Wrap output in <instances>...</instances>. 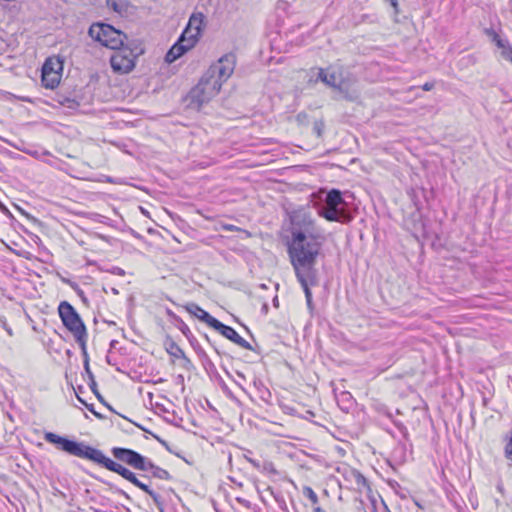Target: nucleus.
<instances>
[{"label":"nucleus","mask_w":512,"mask_h":512,"mask_svg":"<svg viewBox=\"0 0 512 512\" xmlns=\"http://www.w3.org/2000/svg\"><path fill=\"white\" fill-rule=\"evenodd\" d=\"M504 456L508 461V465L512 467V428L509 436L506 438L504 446Z\"/></svg>","instance_id":"nucleus-22"},{"label":"nucleus","mask_w":512,"mask_h":512,"mask_svg":"<svg viewBox=\"0 0 512 512\" xmlns=\"http://www.w3.org/2000/svg\"><path fill=\"white\" fill-rule=\"evenodd\" d=\"M111 453L117 460L126 463L136 470L145 469L147 458L132 449L114 447Z\"/></svg>","instance_id":"nucleus-10"},{"label":"nucleus","mask_w":512,"mask_h":512,"mask_svg":"<svg viewBox=\"0 0 512 512\" xmlns=\"http://www.w3.org/2000/svg\"><path fill=\"white\" fill-rule=\"evenodd\" d=\"M164 345H165V349H166L167 353L170 356L183 360L184 367H188L191 364L190 359L185 355L184 351L172 339H170V338L167 339L165 341Z\"/></svg>","instance_id":"nucleus-15"},{"label":"nucleus","mask_w":512,"mask_h":512,"mask_svg":"<svg viewBox=\"0 0 512 512\" xmlns=\"http://www.w3.org/2000/svg\"><path fill=\"white\" fill-rule=\"evenodd\" d=\"M351 475H352L356 485L358 486V488L367 486V480L361 473H359L356 470H352Z\"/></svg>","instance_id":"nucleus-26"},{"label":"nucleus","mask_w":512,"mask_h":512,"mask_svg":"<svg viewBox=\"0 0 512 512\" xmlns=\"http://www.w3.org/2000/svg\"><path fill=\"white\" fill-rule=\"evenodd\" d=\"M63 70V61L59 57L47 58L42 66V74L59 73Z\"/></svg>","instance_id":"nucleus-18"},{"label":"nucleus","mask_w":512,"mask_h":512,"mask_svg":"<svg viewBox=\"0 0 512 512\" xmlns=\"http://www.w3.org/2000/svg\"><path fill=\"white\" fill-rule=\"evenodd\" d=\"M85 359H84V371L86 373V375L88 376V379L95 385V378H94V375L90 369V366H89V358H88V354L86 353L83 354Z\"/></svg>","instance_id":"nucleus-27"},{"label":"nucleus","mask_w":512,"mask_h":512,"mask_svg":"<svg viewBox=\"0 0 512 512\" xmlns=\"http://www.w3.org/2000/svg\"><path fill=\"white\" fill-rule=\"evenodd\" d=\"M315 507L313 508V512H326L325 510H323L321 507L317 506V505H314Z\"/></svg>","instance_id":"nucleus-38"},{"label":"nucleus","mask_w":512,"mask_h":512,"mask_svg":"<svg viewBox=\"0 0 512 512\" xmlns=\"http://www.w3.org/2000/svg\"><path fill=\"white\" fill-rule=\"evenodd\" d=\"M385 2H388L395 10V12H398V1L397 0H384Z\"/></svg>","instance_id":"nucleus-36"},{"label":"nucleus","mask_w":512,"mask_h":512,"mask_svg":"<svg viewBox=\"0 0 512 512\" xmlns=\"http://www.w3.org/2000/svg\"><path fill=\"white\" fill-rule=\"evenodd\" d=\"M236 64L235 55L228 53L223 55L213 63L208 70L204 73L210 80L219 83V88L231 77L234 72Z\"/></svg>","instance_id":"nucleus-8"},{"label":"nucleus","mask_w":512,"mask_h":512,"mask_svg":"<svg viewBox=\"0 0 512 512\" xmlns=\"http://www.w3.org/2000/svg\"><path fill=\"white\" fill-rule=\"evenodd\" d=\"M44 439L48 443L54 444L57 449L66 452L69 455L90 460L98 465L103 466L109 471L119 474L124 479L128 480L133 485L147 493L152 498L153 502L156 504L159 510L163 512L161 496L150 489L148 485L141 482L136 477L135 473L107 457L101 450L86 445L83 442H77L66 437L59 436L53 432H46Z\"/></svg>","instance_id":"nucleus-2"},{"label":"nucleus","mask_w":512,"mask_h":512,"mask_svg":"<svg viewBox=\"0 0 512 512\" xmlns=\"http://www.w3.org/2000/svg\"><path fill=\"white\" fill-rule=\"evenodd\" d=\"M296 277L303 288L307 306L313 308L311 288L318 286L319 270L316 268V258H291Z\"/></svg>","instance_id":"nucleus-4"},{"label":"nucleus","mask_w":512,"mask_h":512,"mask_svg":"<svg viewBox=\"0 0 512 512\" xmlns=\"http://www.w3.org/2000/svg\"><path fill=\"white\" fill-rule=\"evenodd\" d=\"M141 471H150L152 477L157 478V479H161V480H170L171 479V475L167 470L155 465L148 458L145 462V469H142Z\"/></svg>","instance_id":"nucleus-17"},{"label":"nucleus","mask_w":512,"mask_h":512,"mask_svg":"<svg viewBox=\"0 0 512 512\" xmlns=\"http://www.w3.org/2000/svg\"><path fill=\"white\" fill-rule=\"evenodd\" d=\"M486 34L492 38V41L501 50L502 58L512 63V47L509 42L502 39L493 29H487Z\"/></svg>","instance_id":"nucleus-13"},{"label":"nucleus","mask_w":512,"mask_h":512,"mask_svg":"<svg viewBox=\"0 0 512 512\" xmlns=\"http://www.w3.org/2000/svg\"><path fill=\"white\" fill-rule=\"evenodd\" d=\"M110 292H112L114 295H118L119 294L118 289H116L114 287L110 289Z\"/></svg>","instance_id":"nucleus-40"},{"label":"nucleus","mask_w":512,"mask_h":512,"mask_svg":"<svg viewBox=\"0 0 512 512\" xmlns=\"http://www.w3.org/2000/svg\"><path fill=\"white\" fill-rule=\"evenodd\" d=\"M3 327H4V328H5V330L8 332V334H9V335H12V330H11V328H8V327L6 326V324H5V323H4Z\"/></svg>","instance_id":"nucleus-41"},{"label":"nucleus","mask_w":512,"mask_h":512,"mask_svg":"<svg viewBox=\"0 0 512 512\" xmlns=\"http://www.w3.org/2000/svg\"><path fill=\"white\" fill-rule=\"evenodd\" d=\"M220 90L219 83L203 75L198 84L188 93L187 101L189 107L200 110L201 107L214 98Z\"/></svg>","instance_id":"nucleus-6"},{"label":"nucleus","mask_w":512,"mask_h":512,"mask_svg":"<svg viewBox=\"0 0 512 512\" xmlns=\"http://www.w3.org/2000/svg\"><path fill=\"white\" fill-rule=\"evenodd\" d=\"M249 266L251 267V268H250V272H251L252 274H254V271H253L254 265H253L252 263H249Z\"/></svg>","instance_id":"nucleus-43"},{"label":"nucleus","mask_w":512,"mask_h":512,"mask_svg":"<svg viewBox=\"0 0 512 512\" xmlns=\"http://www.w3.org/2000/svg\"><path fill=\"white\" fill-rule=\"evenodd\" d=\"M367 512H379L378 508H377V502L375 499L371 500V507L369 508V510Z\"/></svg>","instance_id":"nucleus-33"},{"label":"nucleus","mask_w":512,"mask_h":512,"mask_svg":"<svg viewBox=\"0 0 512 512\" xmlns=\"http://www.w3.org/2000/svg\"><path fill=\"white\" fill-rule=\"evenodd\" d=\"M64 282L68 283L70 287L74 289L83 300H85L84 292L79 288V286L75 282H72L70 280H64Z\"/></svg>","instance_id":"nucleus-29"},{"label":"nucleus","mask_w":512,"mask_h":512,"mask_svg":"<svg viewBox=\"0 0 512 512\" xmlns=\"http://www.w3.org/2000/svg\"><path fill=\"white\" fill-rule=\"evenodd\" d=\"M87 264L88 265H97V263L95 261H88Z\"/></svg>","instance_id":"nucleus-44"},{"label":"nucleus","mask_w":512,"mask_h":512,"mask_svg":"<svg viewBox=\"0 0 512 512\" xmlns=\"http://www.w3.org/2000/svg\"><path fill=\"white\" fill-rule=\"evenodd\" d=\"M433 88H434V83H433V82H426V83H424V84H423V86H422V89H423L424 91H430V90H432Z\"/></svg>","instance_id":"nucleus-34"},{"label":"nucleus","mask_w":512,"mask_h":512,"mask_svg":"<svg viewBox=\"0 0 512 512\" xmlns=\"http://www.w3.org/2000/svg\"><path fill=\"white\" fill-rule=\"evenodd\" d=\"M318 215L328 222L341 224H348L353 219L342 192L335 188L326 193L323 203L318 207Z\"/></svg>","instance_id":"nucleus-3"},{"label":"nucleus","mask_w":512,"mask_h":512,"mask_svg":"<svg viewBox=\"0 0 512 512\" xmlns=\"http://www.w3.org/2000/svg\"><path fill=\"white\" fill-rule=\"evenodd\" d=\"M261 288L265 289V288H266V285H265V284H262V285H261Z\"/></svg>","instance_id":"nucleus-48"},{"label":"nucleus","mask_w":512,"mask_h":512,"mask_svg":"<svg viewBox=\"0 0 512 512\" xmlns=\"http://www.w3.org/2000/svg\"><path fill=\"white\" fill-rule=\"evenodd\" d=\"M341 397L343 401L349 404V406L346 407L348 409L352 405V395L349 392H343Z\"/></svg>","instance_id":"nucleus-31"},{"label":"nucleus","mask_w":512,"mask_h":512,"mask_svg":"<svg viewBox=\"0 0 512 512\" xmlns=\"http://www.w3.org/2000/svg\"><path fill=\"white\" fill-rule=\"evenodd\" d=\"M61 75L59 73H48L41 75V81L44 87L54 89L60 83Z\"/></svg>","instance_id":"nucleus-21"},{"label":"nucleus","mask_w":512,"mask_h":512,"mask_svg":"<svg viewBox=\"0 0 512 512\" xmlns=\"http://www.w3.org/2000/svg\"><path fill=\"white\" fill-rule=\"evenodd\" d=\"M107 5H108V7L112 8L116 12L121 11L120 6L117 3V0H107Z\"/></svg>","instance_id":"nucleus-30"},{"label":"nucleus","mask_w":512,"mask_h":512,"mask_svg":"<svg viewBox=\"0 0 512 512\" xmlns=\"http://www.w3.org/2000/svg\"><path fill=\"white\" fill-rule=\"evenodd\" d=\"M186 310L199 320L205 322L207 325L213 328L215 323L218 321L216 318L211 316L207 311L202 309L200 306H198L195 303H189L186 305Z\"/></svg>","instance_id":"nucleus-14"},{"label":"nucleus","mask_w":512,"mask_h":512,"mask_svg":"<svg viewBox=\"0 0 512 512\" xmlns=\"http://www.w3.org/2000/svg\"><path fill=\"white\" fill-rule=\"evenodd\" d=\"M283 231L289 256H318L326 240L324 230L308 206L287 211Z\"/></svg>","instance_id":"nucleus-1"},{"label":"nucleus","mask_w":512,"mask_h":512,"mask_svg":"<svg viewBox=\"0 0 512 512\" xmlns=\"http://www.w3.org/2000/svg\"><path fill=\"white\" fill-rule=\"evenodd\" d=\"M303 495L311 501L312 505L318 504V496L311 487L304 486Z\"/></svg>","instance_id":"nucleus-25"},{"label":"nucleus","mask_w":512,"mask_h":512,"mask_svg":"<svg viewBox=\"0 0 512 512\" xmlns=\"http://www.w3.org/2000/svg\"><path fill=\"white\" fill-rule=\"evenodd\" d=\"M199 37L200 35L198 33H195L193 30L185 27L179 39L187 44L188 47L193 48L197 44Z\"/></svg>","instance_id":"nucleus-20"},{"label":"nucleus","mask_w":512,"mask_h":512,"mask_svg":"<svg viewBox=\"0 0 512 512\" xmlns=\"http://www.w3.org/2000/svg\"><path fill=\"white\" fill-rule=\"evenodd\" d=\"M318 78L326 85L343 92L341 74L334 68L319 69Z\"/></svg>","instance_id":"nucleus-12"},{"label":"nucleus","mask_w":512,"mask_h":512,"mask_svg":"<svg viewBox=\"0 0 512 512\" xmlns=\"http://www.w3.org/2000/svg\"><path fill=\"white\" fill-rule=\"evenodd\" d=\"M88 384H89L90 388L92 389V391L95 392V394L97 395L98 399L102 400L101 395L96 390L97 384L95 383V385H94L90 380H89Z\"/></svg>","instance_id":"nucleus-35"},{"label":"nucleus","mask_w":512,"mask_h":512,"mask_svg":"<svg viewBox=\"0 0 512 512\" xmlns=\"http://www.w3.org/2000/svg\"><path fill=\"white\" fill-rule=\"evenodd\" d=\"M97 268L100 271L108 272V273H111L113 275H118V276H124L125 275V271L122 268L117 267V266L97 265Z\"/></svg>","instance_id":"nucleus-24"},{"label":"nucleus","mask_w":512,"mask_h":512,"mask_svg":"<svg viewBox=\"0 0 512 512\" xmlns=\"http://www.w3.org/2000/svg\"><path fill=\"white\" fill-rule=\"evenodd\" d=\"M19 209V211L25 215L27 218H30V215L28 213H26L24 210H22L21 208L17 207Z\"/></svg>","instance_id":"nucleus-42"},{"label":"nucleus","mask_w":512,"mask_h":512,"mask_svg":"<svg viewBox=\"0 0 512 512\" xmlns=\"http://www.w3.org/2000/svg\"><path fill=\"white\" fill-rule=\"evenodd\" d=\"M58 313L63 325L73 334L82 353L86 355L87 330L75 308L67 301L58 306Z\"/></svg>","instance_id":"nucleus-5"},{"label":"nucleus","mask_w":512,"mask_h":512,"mask_svg":"<svg viewBox=\"0 0 512 512\" xmlns=\"http://www.w3.org/2000/svg\"><path fill=\"white\" fill-rule=\"evenodd\" d=\"M86 406H87V408H88L92 413H94L96 416L100 417V415L94 411V409H93V405H87V404H86Z\"/></svg>","instance_id":"nucleus-39"},{"label":"nucleus","mask_w":512,"mask_h":512,"mask_svg":"<svg viewBox=\"0 0 512 512\" xmlns=\"http://www.w3.org/2000/svg\"><path fill=\"white\" fill-rule=\"evenodd\" d=\"M252 452L250 450H247L246 453H244L243 457L244 459L250 463L255 469H260V462L250 456Z\"/></svg>","instance_id":"nucleus-28"},{"label":"nucleus","mask_w":512,"mask_h":512,"mask_svg":"<svg viewBox=\"0 0 512 512\" xmlns=\"http://www.w3.org/2000/svg\"><path fill=\"white\" fill-rule=\"evenodd\" d=\"M180 330L182 331L183 334H185L187 336L188 333H190V329L188 328V326L186 324H182L181 327H180Z\"/></svg>","instance_id":"nucleus-37"},{"label":"nucleus","mask_w":512,"mask_h":512,"mask_svg":"<svg viewBox=\"0 0 512 512\" xmlns=\"http://www.w3.org/2000/svg\"><path fill=\"white\" fill-rule=\"evenodd\" d=\"M213 328L218 331L221 335L232 341L233 343L237 344L241 348H244L246 350H251L252 347L244 338H242L234 328L227 326L220 322L219 320L215 323Z\"/></svg>","instance_id":"nucleus-11"},{"label":"nucleus","mask_w":512,"mask_h":512,"mask_svg":"<svg viewBox=\"0 0 512 512\" xmlns=\"http://www.w3.org/2000/svg\"><path fill=\"white\" fill-rule=\"evenodd\" d=\"M204 15L201 12H194L191 14L188 23L186 25L187 28L193 30V32L201 34L202 26L204 23Z\"/></svg>","instance_id":"nucleus-19"},{"label":"nucleus","mask_w":512,"mask_h":512,"mask_svg":"<svg viewBox=\"0 0 512 512\" xmlns=\"http://www.w3.org/2000/svg\"><path fill=\"white\" fill-rule=\"evenodd\" d=\"M190 49L191 48L188 47L187 44L182 42V40L178 39V41L167 52L165 60L168 63H172Z\"/></svg>","instance_id":"nucleus-16"},{"label":"nucleus","mask_w":512,"mask_h":512,"mask_svg":"<svg viewBox=\"0 0 512 512\" xmlns=\"http://www.w3.org/2000/svg\"><path fill=\"white\" fill-rule=\"evenodd\" d=\"M203 356L206 360H208L206 353L203 352Z\"/></svg>","instance_id":"nucleus-47"},{"label":"nucleus","mask_w":512,"mask_h":512,"mask_svg":"<svg viewBox=\"0 0 512 512\" xmlns=\"http://www.w3.org/2000/svg\"><path fill=\"white\" fill-rule=\"evenodd\" d=\"M0 211L3 214H5L6 216H8L9 218H13V215L10 212V210L1 201H0Z\"/></svg>","instance_id":"nucleus-32"},{"label":"nucleus","mask_w":512,"mask_h":512,"mask_svg":"<svg viewBox=\"0 0 512 512\" xmlns=\"http://www.w3.org/2000/svg\"><path fill=\"white\" fill-rule=\"evenodd\" d=\"M107 182L112 183V179L110 177H107Z\"/></svg>","instance_id":"nucleus-46"},{"label":"nucleus","mask_w":512,"mask_h":512,"mask_svg":"<svg viewBox=\"0 0 512 512\" xmlns=\"http://www.w3.org/2000/svg\"><path fill=\"white\" fill-rule=\"evenodd\" d=\"M383 505H384L383 511H384V512H389V510H388L387 506H386L384 503H383Z\"/></svg>","instance_id":"nucleus-45"},{"label":"nucleus","mask_w":512,"mask_h":512,"mask_svg":"<svg viewBox=\"0 0 512 512\" xmlns=\"http://www.w3.org/2000/svg\"><path fill=\"white\" fill-rule=\"evenodd\" d=\"M115 52L110 58V64L113 71L121 74L129 73L135 67V59L137 54L128 46H121L114 49Z\"/></svg>","instance_id":"nucleus-9"},{"label":"nucleus","mask_w":512,"mask_h":512,"mask_svg":"<svg viewBox=\"0 0 512 512\" xmlns=\"http://www.w3.org/2000/svg\"><path fill=\"white\" fill-rule=\"evenodd\" d=\"M262 473L268 474V475H277L278 472L273 464V462L265 460L262 463H260V469H258Z\"/></svg>","instance_id":"nucleus-23"},{"label":"nucleus","mask_w":512,"mask_h":512,"mask_svg":"<svg viewBox=\"0 0 512 512\" xmlns=\"http://www.w3.org/2000/svg\"><path fill=\"white\" fill-rule=\"evenodd\" d=\"M88 34L92 39L112 50L123 46L124 40L127 38L123 32L105 23L92 24Z\"/></svg>","instance_id":"nucleus-7"}]
</instances>
